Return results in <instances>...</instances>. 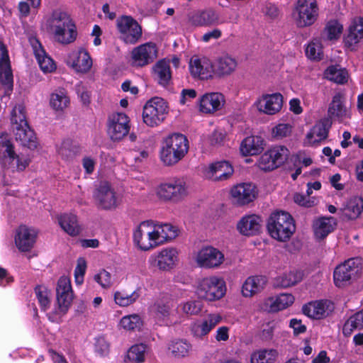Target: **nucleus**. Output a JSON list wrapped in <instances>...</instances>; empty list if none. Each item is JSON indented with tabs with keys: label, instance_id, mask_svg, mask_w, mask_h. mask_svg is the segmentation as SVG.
Instances as JSON below:
<instances>
[{
	"label": "nucleus",
	"instance_id": "1",
	"mask_svg": "<svg viewBox=\"0 0 363 363\" xmlns=\"http://www.w3.org/2000/svg\"><path fill=\"white\" fill-rule=\"evenodd\" d=\"M48 26L55 40L60 44H70L77 38L76 26L66 13L54 11L48 21Z\"/></svg>",
	"mask_w": 363,
	"mask_h": 363
},
{
	"label": "nucleus",
	"instance_id": "2",
	"mask_svg": "<svg viewBox=\"0 0 363 363\" xmlns=\"http://www.w3.org/2000/svg\"><path fill=\"white\" fill-rule=\"evenodd\" d=\"M189 141L182 134L174 133L166 138L160 150V159L167 166L179 162L188 152Z\"/></svg>",
	"mask_w": 363,
	"mask_h": 363
},
{
	"label": "nucleus",
	"instance_id": "3",
	"mask_svg": "<svg viewBox=\"0 0 363 363\" xmlns=\"http://www.w3.org/2000/svg\"><path fill=\"white\" fill-rule=\"evenodd\" d=\"M0 162L4 168L11 172L23 171L29 164V160L16 155L9 135L0 133Z\"/></svg>",
	"mask_w": 363,
	"mask_h": 363
},
{
	"label": "nucleus",
	"instance_id": "4",
	"mask_svg": "<svg viewBox=\"0 0 363 363\" xmlns=\"http://www.w3.org/2000/svg\"><path fill=\"white\" fill-rule=\"evenodd\" d=\"M291 216L284 211L273 213L268 219L267 230L274 239L281 242L288 240L295 232Z\"/></svg>",
	"mask_w": 363,
	"mask_h": 363
},
{
	"label": "nucleus",
	"instance_id": "5",
	"mask_svg": "<svg viewBox=\"0 0 363 363\" xmlns=\"http://www.w3.org/2000/svg\"><path fill=\"white\" fill-rule=\"evenodd\" d=\"M169 106L160 97H153L143 106V121L149 127H156L162 124L169 114Z\"/></svg>",
	"mask_w": 363,
	"mask_h": 363
},
{
	"label": "nucleus",
	"instance_id": "6",
	"mask_svg": "<svg viewBox=\"0 0 363 363\" xmlns=\"http://www.w3.org/2000/svg\"><path fill=\"white\" fill-rule=\"evenodd\" d=\"M292 16L298 28L312 26L318 17L316 0H297Z\"/></svg>",
	"mask_w": 363,
	"mask_h": 363
},
{
	"label": "nucleus",
	"instance_id": "7",
	"mask_svg": "<svg viewBox=\"0 0 363 363\" xmlns=\"http://www.w3.org/2000/svg\"><path fill=\"white\" fill-rule=\"evenodd\" d=\"M156 194L163 200L178 202L187 196L188 187L184 179L175 178L159 185Z\"/></svg>",
	"mask_w": 363,
	"mask_h": 363
},
{
	"label": "nucleus",
	"instance_id": "8",
	"mask_svg": "<svg viewBox=\"0 0 363 363\" xmlns=\"http://www.w3.org/2000/svg\"><path fill=\"white\" fill-rule=\"evenodd\" d=\"M225 283L216 277L203 279L197 286L196 294L200 298L213 301L221 298L225 294Z\"/></svg>",
	"mask_w": 363,
	"mask_h": 363
},
{
	"label": "nucleus",
	"instance_id": "9",
	"mask_svg": "<svg viewBox=\"0 0 363 363\" xmlns=\"http://www.w3.org/2000/svg\"><path fill=\"white\" fill-rule=\"evenodd\" d=\"M362 270V263L359 258H351L337 266L333 274L337 286L342 287L355 279Z\"/></svg>",
	"mask_w": 363,
	"mask_h": 363
},
{
	"label": "nucleus",
	"instance_id": "10",
	"mask_svg": "<svg viewBox=\"0 0 363 363\" xmlns=\"http://www.w3.org/2000/svg\"><path fill=\"white\" fill-rule=\"evenodd\" d=\"M289 150L284 146H276L265 152L259 160V167L267 172L280 167L287 160Z\"/></svg>",
	"mask_w": 363,
	"mask_h": 363
},
{
	"label": "nucleus",
	"instance_id": "11",
	"mask_svg": "<svg viewBox=\"0 0 363 363\" xmlns=\"http://www.w3.org/2000/svg\"><path fill=\"white\" fill-rule=\"evenodd\" d=\"M178 255L179 252L176 248L167 247L152 255L149 258V263L162 271H169L177 264Z\"/></svg>",
	"mask_w": 363,
	"mask_h": 363
},
{
	"label": "nucleus",
	"instance_id": "12",
	"mask_svg": "<svg viewBox=\"0 0 363 363\" xmlns=\"http://www.w3.org/2000/svg\"><path fill=\"white\" fill-rule=\"evenodd\" d=\"M128 117L123 113H115L108 119V134L113 141H118L128 135L130 130Z\"/></svg>",
	"mask_w": 363,
	"mask_h": 363
},
{
	"label": "nucleus",
	"instance_id": "13",
	"mask_svg": "<svg viewBox=\"0 0 363 363\" xmlns=\"http://www.w3.org/2000/svg\"><path fill=\"white\" fill-rule=\"evenodd\" d=\"M65 62L76 72L80 74L89 72L93 65L89 53L84 48L70 52L67 56Z\"/></svg>",
	"mask_w": 363,
	"mask_h": 363
},
{
	"label": "nucleus",
	"instance_id": "14",
	"mask_svg": "<svg viewBox=\"0 0 363 363\" xmlns=\"http://www.w3.org/2000/svg\"><path fill=\"white\" fill-rule=\"evenodd\" d=\"M97 205L103 209L115 208L119 203L116 191L108 182H102L94 194Z\"/></svg>",
	"mask_w": 363,
	"mask_h": 363
},
{
	"label": "nucleus",
	"instance_id": "15",
	"mask_svg": "<svg viewBox=\"0 0 363 363\" xmlns=\"http://www.w3.org/2000/svg\"><path fill=\"white\" fill-rule=\"evenodd\" d=\"M189 70L193 77L201 80L211 79L215 77L213 62L206 57L193 56L189 62Z\"/></svg>",
	"mask_w": 363,
	"mask_h": 363
},
{
	"label": "nucleus",
	"instance_id": "16",
	"mask_svg": "<svg viewBox=\"0 0 363 363\" xmlns=\"http://www.w3.org/2000/svg\"><path fill=\"white\" fill-rule=\"evenodd\" d=\"M37 236L38 231L36 229L21 225L16 230L15 245L21 252H29L34 247Z\"/></svg>",
	"mask_w": 363,
	"mask_h": 363
},
{
	"label": "nucleus",
	"instance_id": "17",
	"mask_svg": "<svg viewBox=\"0 0 363 363\" xmlns=\"http://www.w3.org/2000/svg\"><path fill=\"white\" fill-rule=\"evenodd\" d=\"M119 38L126 44L136 43V21L130 16H121L116 19Z\"/></svg>",
	"mask_w": 363,
	"mask_h": 363
},
{
	"label": "nucleus",
	"instance_id": "18",
	"mask_svg": "<svg viewBox=\"0 0 363 363\" xmlns=\"http://www.w3.org/2000/svg\"><path fill=\"white\" fill-rule=\"evenodd\" d=\"M224 261L223 254L213 247H203L199 250L196 256L199 266L204 268H216Z\"/></svg>",
	"mask_w": 363,
	"mask_h": 363
},
{
	"label": "nucleus",
	"instance_id": "19",
	"mask_svg": "<svg viewBox=\"0 0 363 363\" xmlns=\"http://www.w3.org/2000/svg\"><path fill=\"white\" fill-rule=\"evenodd\" d=\"M72 300V292L69 279L66 277H62L57 282V302L58 305V313L65 314L69 307Z\"/></svg>",
	"mask_w": 363,
	"mask_h": 363
},
{
	"label": "nucleus",
	"instance_id": "20",
	"mask_svg": "<svg viewBox=\"0 0 363 363\" xmlns=\"http://www.w3.org/2000/svg\"><path fill=\"white\" fill-rule=\"evenodd\" d=\"M235 202L245 205L252 201L257 195L256 188L251 183H242L235 186L230 191Z\"/></svg>",
	"mask_w": 363,
	"mask_h": 363
},
{
	"label": "nucleus",
	"instance_id": "21",
	"mask_svg": "<svg viewBox=\"0 0 363 363\" xmlns=\"http://www.w3.org/2000/svg\"><path fill=\"white\" fill-rule=\"evenodd\" d=\"M328 118L330 121L333 120L342 121L350 116L348 108L345 105L344 94L336 93L330 102L328 110Z\"/></svg>",
	"mask_w": 363,
	"mask_h": 363
},
{
	"label": "nucleus",
	"instance_id": "22",
	"mask_svg": "<svg viewBox=\"0 0 363 363\" xmlns=\"http://www.w3.org/2000/svg\"><path fill=\"white\" fill-rule=\"evenodd\" d=\"M331 125L332 121L330 118H326L320 120L307 133L306 143L311 145H314L325 140Z\"/></svg>",
	"mask_w": 363,
	"mask_h": 363
},
{
	"label": "nucleus",
	"instance_id": "23",
	"mask_svg": "<svg viewBox=\"0 0 363 363\" xmlns=\"http://www.w3.org/2000/svg\"><path fill=\"white\" fill-rule=\"evenodd\" d=\"M333 308L327 301H318L303 306L302 311L308 317L319 320L327 317Z\"/></svg>",
	"mask_w": 363,
	"mask_h": 363
},
{
	"label": "nucleus",
	"instance_id": "24",
	"mask_svg": "<svg viewBox=\"0 0 363 363\" xmlns=\"http://www.w3.org/2000/svg\"><path fill=\"white\" fill-rule=\"evenodd\" d=\"M30 42L41 70L44 72H52L55 70L56 67L54 61L46 54L40 42L34 38H30Z\"/></svg>",
	"mask_w": 363,
	"mask_h": 363
},
{
	"label": "nucleus",
	"instance_id": "25",
	"mask_svg": "<svg viewBox=\"0 0 363 363\" xmlns=\"http://www.w3.org/2000/svg\"><path fill=\"white\" fill-rule=\"evenodd\" d=\"M262 219L252 214L243 216L237 224L238 231L244 235L252 236L258 234L261 229Z\"/></svg>",
	"mask_w": 363,
	"mask_h": 363
},
{
	"label": "nucleus",
	"instance_id": "26",
	"mask_svg": "<svg viewBox=\"0 0 363 363\" xmlns=\"http://www.w3.org/2000/svg\"><path fill=\"white\" fill-rule=\"evenodd\" d=\"M283 104L282 95L279 93L264 95L258 102V109L269 115L279 112Z\"/></svg>",
	"mask_w": 363,
	"mask_h": 363
},
{
	"label": "nucleus",
	"instance_id": "27",
	"mask_svg": "<svg viewBox=\"0 0 363 363\" xmlns=\"http://www.w3.org/2000/svg\"><path fill=\"white\" fill-rule=\"evenodd\" d=\"M233 168L228 161H220L209 165L207 176L215 181H224L233 174Z\"/></svg>",
	"mask_w": 363,
	"mask_h": 363
},
{
	"label": "nucleus",
	"instance_id": "28",
	"mask_svg": "<svg viewBox=\"0 0 363 363\" xmlns=\"http://www.w3.org/2000/svg\"><path fill=\"white\" fill-rule=\"evenodd\" d=\"M237 60L229 56L223 55L218 57L213 62L214 76L223 77L230 75L237 68Z\"/></svg>",
	"mask_w": 363,
	"mask_h": 363
},
{
	"label": "nucleus",
	"instance_id": "29",
	"mask_svg": "<svg viewBox=\"0 0 363 363\" xmlns=\"http://www.w3.org/2000/svg\"><path fill=\"white\" fill-rule=\"evenodd\" d=\"M294 301V297L291 294H281L276 297H269L267 298L262 308L269 312H277L283 310Z\"/></svg>",
	"mask_w": 363,
	"mask_h": 363
},
{
	"label": "nucleus",
	"instance_id": "30",
	"mask_svg": "<svg viewBox=\"0 0 363 363\" xmlns=\"http://www.w3.org/2000/svg\"><path fill=\"white\" fill-rule=\"evenodd\" d=\"M15 138L22 146L34 150L38 147V139L34 131L28 125L13 130Z\"/></svg>",
	"mask_w": 363,
	"mask_h": 363
},
{
	"label": "nucleus",
	"instance_id": "31",
	"mask_svg": "<svg viewBox=\"0 0 363 363\" xmlns=\"http://www.w3.org/2000/svg\"><path fill=\"white\" fill-rule=\"evenodd\" d=\"M224 96L217 92L206 94L200 99V110L206 113H213L221 108Z\"/></svg>",
	"mask_w": 363,
	"mask_h": 363
},
{
	"label": "nucleus",
	"instance_id": "32",
	"mask_svg": "<svg viewBox=\"0 0 363 363\" xmlns=\"http://www.w3.org/2000/svg\"><path fill=\"white\" fill-rule=\"evenodd\" d=\"M57 220L61 228L70 236H77L81 232L77 216L72 213L58 216Z\"/></svg>",
	"mask_w": 363,
	"mask_h": 363
},
{
	"label": "nucleus",
	"instance_id": "33",
	"mask_svg": "<svg viewBox=\"0 0 363 363\" xmlns=\"http://www.w3.org/2000/svg\"><path fill=\"white\" fill-rule=\"evenodd\" d=\"M1 57L0 59V80L2 84L11 90L13 86V74L11 72L7 50L4 45H0Z\"/></svg>",
	"mask_w": 363,
	"mask_h": 363
},
{
	"label": "nucleus",
	"instance_id": "34",
	"mask_svg": "<svg viewBox=\"0 0 363 363\" xmlns=\"http://www.w3.org/2000/svg\"><path fill=\"white\" fill-rule=\"evenodd\" d=\"M363 211V199L354 197L349 199L343 206L340 208V213L342 218L355 219Z\"/></svg>",
	"mask_w": 363,
	"mask_h": 363
},
{
	"label": "nucleus",
	"instance_id": "35",
	"mask_svg": "<svg viewBox=\"0 0 363 363\" xmlns=\"http://www.w3.org/2000/svg\"><path fill=\"white\" fill-rule=\"evenodd\" d=\"M264 141L259 136H249L240 145V152L245 155H255L264 150Z\"/></svg>",
	"mask_w": 363,
	"mask_h": 363
},
{
	"label": "nucleus",
	"instance_id": "36",
	"mask_svg": "<svg viewBox=\"0 0 363 363\" xmlns=\"http://www.w3.org/2000/svg\"><path fill=\"white\" fill-rule=\"evenodd\" d=\"M157 57V49L153 43H147L138 47V66H145Z\"/></svg>",
	"mask_w": 363,
	"mask_h": 363
},
{
	"label": "nucleus",
	"instance_id": "37",
	"mask_svg": "<svg viewBox=\"0 0 363 363\" xmlns=\"http://www.w3.org/2000/svg\"><path fill=\"white\" fill-rule=\"evenodd\" d=\"M170 61L167 58L159 60L152 67L154 75L160 84L167 86L171 79Z\"/></svg>",
	"mask_w": 363,
	"mask_h": 363
},
{
	"label": "nucleus",
	"instance_id": "38",
	"mask_svg": "<svg viewBox=\"0 0 363 363\" xmlns=\"http://www.w3.org/2000/svg\"><path fill=\"white\" fill-rule=\"evenodd\" d=\"M266 277L262 276L250 277L242 285V293L245 297H251L263 290L266 285Z\"/></svg>",
	"mask_w": 363,
	"mask_h": 363
},
{
	"label": "nucleus",
	"instance_id": "39",
	"mask_svg": "<svg viewBox=\"0 0 363 363\" xmlns=\"http://www.w3.org/2000/svg\"><path fill=\"white\" fill-rule=\"evenodd\" d=\"M363 38V18L354 19L350 26L348 33L344 39L345 45L352 47Z\"/></svg>",
	"mask_w": 363,
	"mask_h": 363
},
{
	"label": "nucleus",
	"instance_id": "40",
	"mask_svg": "<svg viewBox=\"0 0 363 363\" xmlns=\"http://www.w3.org/2000/svg\"><path fill=\"white\" fill-rule=\"evenodd\" d=\"M69 104V97L64 89H57L50 94V105L55 111H63Z\"/></svg>",
	"mask_w": 363,
	"mask_h": 363
},
{
	"label": "nucleus",
	"instance_id": "41",
	"mask_svg": "<svg viewBox=\"0 0 363 363\" xmlns=\"http://www.w3.org/2000/svg\"><path fill=\"white\" fill-rule=\"evenodd\" d=\"M335 225L333 217L321 218L313 223L315 235L319 239H323L334 230Z\"/></svg>",
	"mask_w": 363,
	"mask_h": 363
},
{
	"label": "nucleus",
	"instance_id": "42",
	"mask_svg": "<svg viewBox=\"0 0 363 363\" xmlns=\"http://www.w3.org/2000/svg\"><path fill=\"white\" fill-rule=\"evenodd\" d=\"M155 226L160 245L172 240L178 235L177 228L170 223L157 224Z\"/></svg>",
	"mask_w": 363,
	"mask_h": 363
},
{
	"label": "nucleus",
	"instance_id": "43",
	"mask_svg": "<svg viewBox=\"0 0 363 363\" xmlns=\"http://www.w3.org/2000/svg\"><path fill=\"white\" fill-rule=\"evenodd\" d=\"M218 14L213 10H205L198 12L192 17V22L197 26H210L217 24Z\"/></svg>",
	"mask_w": 363,
	"mask_h": 363
},
{
	"label": "nucleus",
	"instance_id": "44",
	"mask_svg": "<svg viewBox=\"0 0 363 363\" xmlns=\"http://www.w3.org/2000/svg\"><path fill=\"white\" fill-rule=\"evenodd\" d=\"M324 75L325 77L330 81L341 84L346 83L349 78L347 69L342 68L340 65H331L325 69Z\"/></svg>",
	"mask_w": 363,
	"mask_h": 363
},
{
	"label": "nucleus",
	"instance_id": "45",
	"mask_svg": "<svg viewBox=\"0 0 363 363\" xmlns=\"http://www.w3.org/2000/svg\"><path fill=\"white\" fill-rule=\"evenodd\" d=\"M277 350L264 349L254 352L251 355V363H274L278 357Z\"/></svg>",
	"mask_w": 363,
	"mask_h": 363
},
{
	"label": "nucleus",
	"instance_id": "46",
	"mask_svg": "<svg viewBox=\"0 0 363 363\" xmlns=\"http://www.w3.org/2000/svg\"><path fill=\"white\" fill-rule=\"evenodd\" d=\"M303 273L299 271L289 272L278 277L275 279L274 285L277 287L286 288L294 286L301 281Z\"/></svg>",
	"mask_w": 363,
	"mask_h": 363
},
{
	"label": "nucleus",
	"instance_id": "47",
	"mask_svg": "<svg viewBox=\"0 0 363 363\" xmlns=\"http://www.w3.org/2000/svg\"><path fill=\"white\" fill-rule=\"evenodd\" d=\"M168 349L174 357L182 358L189 354L191 345L184 340H176L170 342Z\"/></svg>",
	"mask_w": 363,
	"mask_h": 363
},
{
	"label": "nucleus",
	"instance_id": "48",
	"mask_svg": "<svg viewBox=\"0 0 363 363\" xmlns=\"http://www.w3.org/2000/svg\"><path fill=\"white\" fill-rule=\"evenodd\" d=\"M355 329L363 330V309L351 316L345 323L342 328L343 335L348 337Z\"/></svg>",
	"mask_w": 363,
	"mask_h": 363
},
{
	"label": "nucleus",
	"instance_id": "49",
	"mask_svg": "<svg viewBox=\"0 0 363 363\" xmlns=\"http://www.w3.org/2000/svg\"><path fill=\"white\" fill-rule=\"evenodd\" d=\"M11 121L13 130L28 124L23 104H17L13 107L11 114Z\"/></svg>",
	"mask_w": 363,
	"mask_h": 363
},
{
	"label": "nucleus",
	"instance_id": "50",
	"mask_svg": "<svg viewBox=\"0 0 363 363\" xmlns=\"http://www.w3.org/2000/svg\"><path fill=\"white\" fill-rule=\"evenodd\" d=\"M342 28V26L337 21H330L323 30L322 37L330 40H336L340 36Z\"/></svg>",
	"mask_w": 363,
	"mask_h": 363
},
{
	"label": "nucleus",
	"instance_id": "51",
	"mask_svg": "<svg viewBox=\"0 0 363 363\" xmlns=\"http://www.w3.org/2000/svg\"><path fill=\"white\" fill-rule=\"evenodd\" d=\"M35 293L38 303L43 311H45L50 303V291L45 286H38Z\"/></svg>",
	"mask_w": 363,
	"mask_h": 363
},
{
	"label": "nucleus",
	"instance_id": "52",
	"mask_svg": "<svg viewBox=\"0 0 363 363\" xmlns=\"http://www.w3.org/2000/svg\"><path fill=\"white\" fill-rule=\"evenodd\" d=\"M58 155L64 160H70L75 155V150L72 145V141L65 140L57 147Z\"/></svg>",
	"mask_w": 363,
	"mask_h": 363
},
{
	"label": "nucleus",
	"instance_id": "53",
	"mask_svg": "<svg viewBox=\"0 0 363 363\" xmlns=\"http://www.w3.org/2000/svg\"><path fill=\"white\" fill-rule=\"evenodd\" d=\"M182 312L187 315H196L201 313L203 308L201 301L199 300L189 301L180 304Z\"/></svg>",
	"mask_w": 363,
	"mask_h": 363
},
{
	"label": "nucleus",
	"instance_id": "54",
	"mask_svg": "<svg viewBox=\"0 0 363 363\" xmlns=\"http://www.w3.org/2000/svg\"><path fill=\"white\" fill-rule=\"evenodd\" d=\"M306 54L311 60H321L323 57V50L320 43L318 40H312L306 49Z\"/></svg>",
	"mask_w": 363,
	"mask_h": 363
},
{
	"label": "nucleus",
	"instance_id": "55",
	"mask_svg": "<svg viewBox=\"0 0 363 363\" xmlns=\"http://www.w3.org/2000/svg\"><path fill=\"white\" fill-rule=\"evenodd\" d=\"M114 301L119 306H128L135 301L134 292L132 294H128L125 291H116L114 294Z\"/></svg>",
	"mask_w": 363,
	"mask_h": 363
},
{
	"label": "nucleus",
	"instance_id": "56",
	"mask_svg": "<svg viewBox=\"0 0 363 363\" xmlns=\"http://www.w3.org/2000/svg\"><path fill=\"white\" fill-rule=\"evenodd\" d=\"M86 269V262L85 259L80 257L77 259V264L74 269L75 282L78 285H81L84 281V277Z\"/></svg>",
	"mask_w": 363,
	"mask_h": 363
},
{
	"label": "nucleus",
	"instance_id": "57",
	"mask_svg": "<svg viewBox=\"0 0 363 363\" xmlns=\"http://www.w3.org/2000/svg\"><path fill=\"white\" fill-rule=\"evenodd\" d=\"M94 279L103 288H108L112 285L111 274L104 269L95 274Z\"/></svg>",
	"mask_w": 363,
	"mask_h": 363
},
{
	"label": "nucleus",
	"instance_id": "58",
	"mask_svg": "<svg viewBox=\"0 0 363 363\" xmlns=\"http://www.w3.org/2000/svg\"><path fill=\"white\" fill-rule=\"evenodd\" d=\"M292 127L289 124L280 123L272 129V134L277 139H281L289 136Z\"/></svg>",
	"mask_w": 363,
	"mask_h": 363
},
{
	"label": "nucleus",
	"instance_id": "59",
	"mask_svg": "<svg viewBox=\"0 0 363 363\" xmlns=\"http://www.w3.org/2000/svg\"><path fill=\"white\" fill-rule=\"evenodd\" d=\"M191 331L196 337H203L207 335L210 331L208 323L203 320L201 323H195L191 327Z\"/></svg>",
	"mask_w": 363,
	"mask_h": 363
},
{
	"label": "nucleus",
	"instance_id": "60",
	"mask_svg": "<svg viewBox=\"0 0 363 363\" xmlns=\"http://www.w3.org/2000/svg\"><path fill=\"white\" fill-rule=\"evenodd\" d=\"M136 315H129L123 317L120 321V325L125 330L133 331L136 327Z\"/></svg>",
	"mask_w": 363,
	"mask_h": 363
},
{
	"label": "nucleus",
	"instance_id": "61",
	"mask_svg": "<svg viewBox=\"0 0 363 363\" xmlns=\"http://www.w3.org/2000/svg\"><path fill=\"white\" fill-rule=\"evenodd\" d=\"M95 351L100 356H104L108 353L109 345L104 337H98L96 340Z\"/></svg>",
	"mask_w": 363,
	"mask_h": 363
},
{
	"label": "nucleus",
	"instance_id": "62",
	"mask_svg": "<svg viewBox=\"0 0 363 363\" xmlns=\"http://www.w3.org/2000/svg\"><path fill=\"white\" fill-rule=\"evenodd\" d=\"M77 94L84 104H89L90 102V93L82 84L79 83L75 86Z\"/></svg>",
	"mask_w": 363,
	"mask_h": 363
},
{
	"label": "nucleus",
	"instance_id": "63",
	"mask_svg": "<svg viewBox=\"0 0 363 363\" xmlns=\"http://www.w3.org/2000/svg\"><path fill=\"white\" fill-rule=\"evenodd\" d=\"M138 247L142 250L147 251L155 247V244L149 240L145 235L138 234Z\"/></svg>",
	"mask_w": 363,
	"mask_h": 363
},
{
	"label": "nucleus",
	"instance_id": "64",
	"mask_svg": "<svg viewBox=\"0 0 363 363\" xmlns=\"http://www.w3.org/2000/svg\"><path fill=\"white\" fill-rule=\"evenodd\" d=\"M294 202L301 206L311 207L314 205V200H311L301 194H296L294 196Z\"/></svg>",
	"mask_w": 363,
	"mask_h": 363
}]
</instances>
